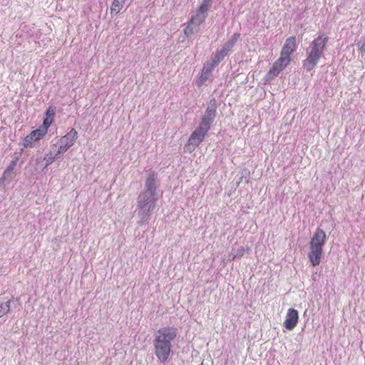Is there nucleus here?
Returning <instances> with one entry per match:
<instances>
[{
  "mask_svg": "<svg viewBox=\"0 0 365 365\" xmlns=\"http://www.w3.org/2000/svg\"><path fill=\"white\" fill-rule=\"evenodd\" d=\"M212 0H202L197 10L207 14V11L212 5Z\"/></svg>",
  "mask_w": 365,
  "mask_h": 365,
  "instance_id": "20",
  "label": "nucleus"
},
{
  "mask_svg": "<svg viewBox=\"0 0 365 365\" xmlns=\"http://www.w3.org/2000/svg\"><path fill=\"white\" fill-rule=\"evenodd\" d=\"M280 72L279 69L276 66L273 65L266 75V81H268L272 80L274 77L278 76Z\"/></svg>",
  "mask_w": 365,
  "mask_h": 365,
  "instance_id": "17",
  "label": "nucleus"
},
{
  "mask_svg": "<svg viewBox=\"0 0 365 365\" xmlns=\"http://www.w3.org/2000/svg\"><path fill=\"white\" fill-rule=\"evenodd\" d=\"M157 179V174L154 171L149 170L144 188L138 196L135 213L139 218L140 225L149 221L150 215L156 207L159 198Z\"/></svg>",
  "mask_w": 365,
  "mask_h": 365,
  "instance_id": "1",
  "label": "nucleus"
},
{
  "mask_svg": "<svg viewBox=\"0 0 365 365\" xmlns=\"http://www.w3.org/2000/svg\"><path fill=\"white\" fill-rule=\"evenodd\" d=\"M125 2V0H113L110 7L111 14H117L120 13L124 6Z\"/></svg>",
  "mask_w": 365,
  "mask_h": 365,
  "instance_id": "13",
  "label": "nucleus"
},
{
  "mask_svg": "<svg viewBox=\"0 0 365 365\" xmlns=\"http://www.w3.org/2000/svg\"><path fill=\"white\" fill-rule=\"evenodd\" d=\"M218 61H216L213 57L211 56L210 59L207 61V63L204 65L202 70L205 71V73H209L211 74L213 69L219 64Z\"/></svg>",
  "mask_w": 365,
  "mask_h": 365,
  "instance_id": "14",
  "label": "nucleus"
},
{
  "mask_svg": "<svg viewBox=\"0 0 365 365\" xmlns=\"http://www.w3.org/2000/svg\"><path fill=\"white\" fill-rule=\"evenodd\" d=\"M46 118H52L53 119V117L55 115V110H54V108H53L51 107H49L47 109L46 112Z\"/></svg>",
  "mask_w": 365,
  "mask_h": 365,
  "instance_id": "26",
  "label": "nucleus"
},
{
  "mask_svg": "<svg viewBox=\"0 0 365 365\" xmlns=\"http://www.w3.org/2000/svg\"><path fill=\"white\" fill-rule=\"evenodd\" d=\"M296 38L294 36L288 38L282 47L280 56L287 59H291L290 56L296 51Z\"/></svg>",
  "mask_w": 365,
  "mask_h": 365,
  "instance_id": "9",
  "label": "nucleus"
},
{
  "mask_svg": "<svg viewBox=\"0 0 365 365\" xmlns=\"http://www.w3.org/2000/svg\"><path fill=\"white\" fill-rule=\"evenodd\" d=\"M68 150V148H67L66 147H65L64 145H61V144H59V147H58V149L56 152V153H55L53 155V156H56V159L58 158V155H61V154H63L64 153H66L67 150Z\"/></svg>",
  "mask_w": 365,
  "mask_h": 365,
  "instance_id": "24",
  "label": "nucleus"
},
{
  "mask_svg": "<svg viewBox=\"0 0 365 365\" xmlns=\"http://www.w3.org/2000/svg\"><path fill=\"white\" fill-rule=\"evenodd\" d=\"M195 27L196 26H195L194 24L188 21L187 26L184 29L185 36L187 38L190 37L194 34Z\"/></svg>",
  "mask_w": 365,
  "mask_h": 365,
  "instance_id": "21",
  "label": "nucleus"
},
{
  "mask_svg": "<svg viewBox=\"0 0 365 365\" xmlns=\"http://www.w3.org/2000/svg\"><path fill=\"white\" fill-rule=\"evenodd\" d=\"M326 241L325 232L320 228H317L311 238L308 253V257L312 266L316 267L320 264L323 255V247Z\"/></svg>",
  "mask_w": 365,
  "mask_h": 365,
  "instance_id": "4",
  "label": "nucleus"
},
{
  "mask_svg": "<svg viewBox=\"0 0 365 365\" xmlns=\"http://www.w3.org/2000/svg\"><path fill=\"white\" fill-rule=\"evenodd\" d=\"M177 333V329L173 327H162L155 333L154 353L160 362L164 363L169 358Z\"/></svg>",
  "mask_w": 365,
  "mask_h": 365,
  "instance_id": "2",
  "label": "nucleus"
},
{
  "mask_svg": "<svg viewBox=\"0 0 365 365\" xmlns=\"http://www.w3.org/2000/svg\"><path fill=\"white\" fill-rule=\"evenodd\" d=\"M240 36V34L235 33L234 34L230 39L223 44L222 48L219 50H217L216 52L212 55V57L218 61L219 63L222 61L225 56L228 55V53L232 50L236 42L238 41Z\"/></svg>",
  "mask_w": 365,
  "mask_h": 365,
  "instance_id": "6",
  "label": "nucleus"
},
{
  "mask_svg": "<svg viewBox=\"0 0 365 365\" xmlns=\"http://www.w3.org/2000/svg\"><path fill=\"white\" fill-rule=\"evenodd\" d=\"M217 107V101L215 98H212L207 104L200 125L210 130V125L216 117Z\"/></svg>",
  "mask_w": 365,
  "mask_h": 365,
  "instance_id": "5",
  "label": "nucleus"
},
{
  "mask_svg": "<svg viewBox=\"0 0 365 365\" xmlns=\"http://www.w3.org/2000/svg\"><path fill=\"white\" fill-rule=\"evenodd\" d=\"M201 365H203V364H201Z\"/></svg>",
  "mask_w": 365,
  "mask_h": 365,
  "instance_id": "29",
  "label": "nucleus"
},
{
  "mask_svg": "<svg viewBox=\"0 0 365 365\" xmlns=\"http://www.w3.org/2000/svg\"><path fill=\"white\" fill-rule=\"evenodd\" d=\"M46 133V132L45 128H39L32 131L30 133V135L32 136L34 140L35 141H36V140H39L40 139H41Z\"/></svg>",
  "mask_w": 365,
  "mask_h": 365,
  "instance_id": "18",
  "label": "nucleus"
},
{
  "mask_svg": "<svg viewBox=\"0 0 365 365\" xmlns=\"http://www.w3.org/2000/svg\"><path fill=\"white\" fill-rule=\"evenodd\" d=\"M52 120H53L52 118H46L43 120V126L41 128H45L46 132H47V130H48V127L50 126V125L51 124Z\"/></svg>",
  "mask_w": 365,
  "mask_h": 365,
  "instance_id": "25",
  "label": "nucleus"
},
{
  "mask_svg": "<svg viewBox=\"0 0 365 365\" xmlns=\"http://www.w3.org/2000/svg\"><path fill=\"white\" fill-rule=\"evenodd\" d=\"M56 160V156L51 152L46 153L42 158L36 159V166L38 169L43 170L50 165Z\"/></svg>",
  "mask_w": 365,
  "mask_h": 365,
  "instance_id": "11",
  "label": "nucleus"
},
{
  "mask_svg": "<svg viewBox=\"0 0 365 365\" xmlns=\"http://www.w3.org/2000/svg\"><path fill=\"white\" fill-rule=\"evenodd\" d=\"M11 300L0 303V318L9 313L11 309Z\"/></svg>",
  "mask_w": 365,
  "mask_h": 365,
  "instance_id": "16",
  "label": "nucleus"
},
{
  "mask_svg": "<svg viewBox=\"0 0 365 365\" xmlns=\"http://www.w3.org/2000/svg\"><path fill=\"white\" fill-rule=\"evenodd\" d=\"M207 17V14L197 10L196 14L193 15L190 19V22L194 24L195 26H199Z\"/></svg>",
  "mask_w": 365,
  "mask_h": 365,
  "instance_id": "12",
  "label": "nucleus"
},
{
  "mask_svg": "<svg viewBox=\"0 0 365 365\" xmlns=\"http://www.w3.org/2000/svg\"><path fill=\"white\" fill-rule=\"evenodd\" d=\"M245 248L244 247H239L237 250H232L230 254V257H232V259H235L236 258L242 257L245 253Z\"/></svg>",
  "mask_w": 365,
  "mask_h": 365,
  "instance_id": "19",
  "label": "nucleus"
},
{
  "mask_svg": "<svg viewBox=\"0 0 365 365\" xmlns=\"http://www.w3.org/2000/svg\"><path fill=\"white\" fill-rule=\"evenodd\" d=\"M210 76L209 73H205L204 70H202L199 79L197 81V86H201L209 78Z\"/></svg>",
  "mask_w": 365,
  "mask_h": 365,
  "instance_id": "22",
  "label": "nucleus"
},
{
  "mask_svg": "<svg viewBox=\"0 0 365 365\" xmlns=\"http://www.w3.org/2000/svg\"><path fill=\"white\" fill-rule=\"evenodd\" d=\"M290 61L291 59H287L280 56L279 59L274 63V65L276 66L280 71H282L287 66V65L290 63Z\"/></svg>",
  "mask_w": 365,
  "mask_h": 365,
  "instance_id": "15",
  "label": "nucleus"
},
{
  "mask_svg": "<svg viewBox=\"0 0 365 365\" xmlns=\"http://www.w3.org/2000/svg\"><path fill=\"white\" fill-rule=\"evenodd\" d=\"M15 162L14 161H12L11 164L7 168V169L4 171V175L6 176V175H8L9 173H11L12 171V170L14 169V167L15 165Z\"/></svg>",
  "mask_w": 365,
  "mask_h": 365,
  "instance_id": "27",
  "label": "nucleus"
},
{
  "mask_svg": "<svg viewBox=\"0 0 365 365\" xmlns=\"http://www.w3.org/2000/svg\"><path fill=\"white\" fill-rule=\"evenodd\" d=\"M328 43V37L322 34L318 36L311 42L309 48L307 49V56L303 61V68L309 72L312 71L318 64L319 59L322 57Z\"/></svg>",
  "mask_w": 365,
  "mask_h": 365,
  "instance_id": "3",
  "label": "nucleus"
},
{
  "mask_svg": "<svg viewBox=\"0 0 365 365\" xmlns=\"http://www.w3.org/2000/svg\"><path fill=\"white\" fill-rule=\"evenodd\" d=\"M35 141L32 136L29 134L24 140V145L25 148L31 147L33 142Z\"/></svg>",
  "mask_w": 365,
  "mask_h": 365,
  "instance_id": "23",
  "label": "nucleus"
},
{
  "mask_svg": "<svg viewBox=\"0 0 365 365\" xmlns=\"http://www.w3.org/2000/svg\"><path fill=\"white\" fill-rule=\"evenodd\" d=\"M298 321L299 313L297 310L293 308H289L287 310L286 319L284 322V327L289 331L293 330L297 325Z\"/></svg>",
  "mask_w": 365,
  "mask_h": 365,
  "instance_id": "8",
  "label": "nucleus"
},
{
  "mask_svg": "<svg viewBox=\"0 0 365 365\" xmlns=\"http://www.w3.org/2000/svg\"><path fill=\"white\" fill-rule=\"evenodd\" d=\"M209 130L200 125L192 133L188 140V145L197 147L204 140Z\"/></svg>",
  "mask_w": 365,
  "mask_h": 365,
  "instance_id": "7",
  "label": "nucleus"
},
{
  "mask_svg": "<svg viewBox=\"0 0 365 365\" xmlns=\"http://www.w3.org/2000/svg\"><path fill=\"white\" fill-rule=\"evenodd\" d=\"M361 51L364 53H365V40H364V43L361 46V48H360Z\"/></svg>",
  "mask_w": 365,
  "mask_h": 365,
  "instance_id": "28",
  "label": "nucleus"
},
{
  "mask_svg": "<svg viewBox=\"0 0 365 365\" xmlns=\"http://www.w3.org/2000/svg\"><path fill=\"white\" fill-rule=\"evenodd\" d=\"M77 138V131L74 128H72L66 135L61 137L59 140V144H61L69 149L74 144Z\"/></svg>",
  "mask_w": 365,
  "mask_h": 365,
  "instance_id": "10",
  "label": "nucleus"
}]
</instances>
